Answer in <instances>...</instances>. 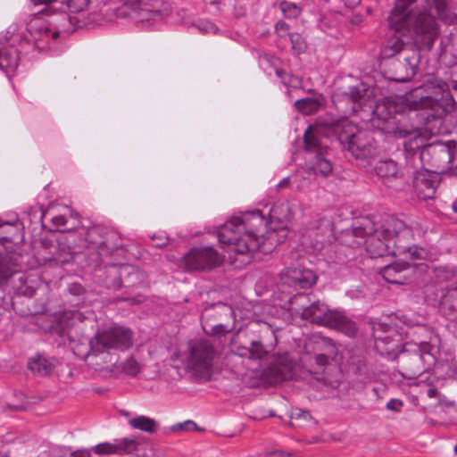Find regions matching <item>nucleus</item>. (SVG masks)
<instances>
[{
    "label": "nucleus",
    "mask_w": 457,
    "mask_h": 457,
    "mask_svg": "<svg viewBox=\"0 0 457 457\" xmlns=\"http://www.w3.org/2000/svg\"><path fill=\"white\" fill-rule=\"evenodd\" d=\"M352 235L363 239L357 244H365L366 251L371 258L391 253L403 256L402 261H405L410 268L409 262L425 260L428 256V252L424 248L402 244L411 241L413 232L403 220L394 217L386 218L380 222L368 217L363 218L353 226Z\"/></svg>",
    "instance_id": "f03ea898"
},
{
    "label": "nucleus",
    "mask_w": 457,
    "mask_h": 457,
    "mask_svg": "<svg viewBox=\"0 0 457 457\" xmlns=\"http://www.w3.org/2000/svg\"><path fill=\"white\" fill-rule=\"evenodd\" d=\"M69 338L71 342V347L74 354L87 362L88 365L102 368V361L100 360V352L96 351L95 347V336L90 339L81 336L78 339L70 333Z\"/></svg>",
    "instance_id": "aec40b11"
},
{
    "label": "nucleus",
    "mask_w": 457,
    "mask_h": 457,
    "mask_svg": "<svg viewBox=\"0 0 457 457\" xmlns=\"http://www.w3.org/2000/svg\"><path fill=\"white\" fill-rule=\"evenodd\" d=\"M23 237L21 233V225L19 221L2 222L0 221V243L15 242L21 240Z\"/></svg>",
    "instance_id": "c756f323"
},
{
    "label": "nucleus",
    "mask_w": 457,
    "mask_h": 457,
    "mask_svg": "<svg viewBox=\"0 0 457 457\" xmlns=\"http://www.w3.org/2000/svg\"><path fill=\"white\" fill-rule=\"evenodd\" d=\"M420 55L418 49H406L403 57H398L392 63V79L397 82L410 80L417 71Z\"/></svg>",
    "instance_id": "a211bd4d"
},
{
    "label": "nucleus",
    "mask_w": 457,
    "mask_h": 457,
    "mask_svg": "<svg viewBox=\"0 0 457 457\" xmlns=\"http://www.w3.org/2000/svg\"><path fill=\"white\" fill-rule=\"evenodd\" d=\"M268 225L260 211L249 212L240 217H233L217 231L219 242L240 255L261 249L267 253L273 246L283 243L287 237V226L269 224L266 235L260 232Z\"/></svg>",
    "instance_id": "20e7f679"
},
{
    "label": "nucleus",
    "mask_w": 457,
    "mask_h": 457,
    "mask_svg": "<svg viewBox=\"0 0 457 457\" xmlns=\"http://www.w3.org/2000/svg\"><path fill=\"white\" fill-rule=\"evenodd\" d=\"M374 337L376 347L381 352L385 351L388 354H394L398 350V339H391L388 336H378L376 329L374 330Z\"/></svg>",
    "instance_id": "473e14b6"
},
{
    "label": "nucleus",
    "mask_w": 457,
    "mask_h": 457,
    "mask_svg": "<svg viewBox=\"0 0 457 457\" xmlns=\"http://www.w3.org/2000/svg\"><path fill=\"white\" fill-rule=\"evenodd\" d=\"M91 0H65L71 12L81 13L87 10Z\"/></svg>",
    "instance_id": "ea45409f"
},
{
    "label": "nucleus",
    "mask_w": 457,
    "mask_h": 457,
    "mask_svg": "<svg viewBox=\"0 0 457 457\" xmlns=\"http://www.w3.org/2000/svg\"><path fill=\"white\" fill-rule=\"evenodd\" d=\"M306 299V296L303 295H295L292 300V304L295 303H303L304 300Z\"/></svg>",
    "instance_id": "864d4df0"
},
{
    "label": "nucleus",
    "mask_w": 457,
    "mask_h": 457,
    "mask_svg": "<svg viewBox=\"0 0 457 457\" xmlns=\"http://www.w3.org/2000/svg\"><path fill=\"white\" fill-rule=\"evenodd\" d=\"M18 276L20 282L24 281V274L21 272L17 258L13 254L0 253V285L8 283L11 278Z\"/></svg>",
    "instance_id": "5701e85b"
},
{
    "label": "nucleus",
    "mask_w": 457,
    "mask_h": 457,
    "mask_svg": "<svg viewBox=\"0 0 457 457\" xmlns=\"http://www.w3.org/2000/svg\"><path fill=\"white\" fill-rule=\"evenodd\" d=\"M305 349L306 353L301 357V361L312 373L322 370L338 354L335 342L320 335L313 336L306 344Z\"/></svg>",
    "instance_id": "9d476101"
},
{
    "label": "nucleus",
    "mask_w": 457,
    "mask_h": 457,
    "mask_svg": "<svg viewBox=\"0 0 457 457\" xmlns=\"http://www.w3.org/2000/svg\"><path fill=\"white\" fill-rule=\"evenodd\" d=\"M196 28L203 33H215L218 28L212 22L207 21H200Z\"/></svg>",
    "instance_id": "37998d69"
},
{
    "label": "nucleus",
    "mask_w": 457,
    "mask_h": 457,
    "mask_svg": "<svg viewBox=\"0 0 457 457\" xmlns=\"http://www.w3.org/2000/svg\"><path fill=\"white\" fill-rule=\"evenodd\" d=\"M284 361H279L277 364L270 366L266 371V378L270 384H277L293 378V363L284 359Z\"/></svg>",
    "instance_id": "393cba45"
},
{
    "label": "nucleus",
    "mask_w": 457,
    "mask_h": 457,
    "mask_svg": "<svg viewBox=\"0 0 457 457\" xmlns=\"http://www.w3.org/2000/svg\"><path fill=\"white\" fill-rule=\"evenodd\" d=\"M295 312L300 314L303 320L339 330L349 337H353L357 331L355 322L348 318L344 312L330 310L320 301L314 302L306 307L301 306L295 309Z\"/></svg>",
    "instance_id": "6e6552de"
},
{
    "label": "nucleus",
    "mask_w": 457,
    "mask_h": 457,
    "mask_svg": "<svg viewBox=\"0 0 457 457\" xmlns=\"http://www.w3.org/2000/svg\"><path fill=\"white\" fill-rule=\"evenodd\" d=\"M452 208L455 212H457V201L453 203Z\"/></svg>",
    "instance_id": "680f3d73"
},
{
    "label": "nucleus",
    "mask_w": 457,
    "mask_h": 457,
    "mask_svg": "<svg viewBox=\"0 0 457 457\" xmlns=\"http://www.w3.org/2000/svg\"><path fill=\"white\" fill-rule=\"evenodd\" d=\"M141 442L136 437H121L112 442H104L92 447V451L98 455H139Z\"/></svg>",
    "instance_id": "6ab92c4d"
},
{
    "label": "nucleus",
    "mask_w": 457,
    "mask_h": 457,
    "mask_svg": "<svg viewBox=\"0 0 457 457\" xmlns=\"http://www.w3.org/2000/svg\"><path fill=\"white\" fill-rule=\"evenodd\" d=\"M332 129L337 135L339 142L356 159H366L375 154L377 145L370 131L359 129L346 119L334 122Z\"/></svg>",
    "instance_id": "0eeeda50"
},
{
    "label": "nucleus",
    "mask_w": 457,
    "mask_h": 457,
    "mask_svg": "<svg viewBox=\"0 0 457 457\" xmlns=\"http://www.w3.org/2000/svg\"><path fill=\"white\" fill-rule=\"evenodd\" d=\"M170 12V6L164 0H138L117 8L116 16L129 17L139 23L150 20H160Z\"/></svg>",
    "instance_id": "9b49d317"
},
{
    "label": "nucleus",
    "mask_w": 457,
    "mask_h": 457,
    "mask_svg": "<svg viewBox=\"0 0 457 457\" xmlns=\"http://www.w3.org/2000/svg\"><path fill=\"white\" fill-rule=\"evenodd\" d=\"M455 151L448 144L434 143L422 147L421 162L430 165L434 173H443L453 167Z\"/></svg>",
    "instance_id": "2eb2a0df"
},
{
    "label": "nucleus",
    "mask_w": 457,
    "mask_h": 457,
    "mask_svg": "<svg viewBox=\"0 0 457 457\" xmlns=\"http://www.w3.org/2000/svg\"><path fill=\"white\" fill-rule=\"evenodd\" d=\"M436 174L428 169L417 170L414 173L413 187L420 198L426 200L433 197L437 185Z\"/></svg>",
    "instance_id": "4be33fe9"
},
{
    "label": "nucleus",
    "mask_w": 457,
    "mask_h": 457,
    "mask_svg": "<svg viewBox=\"0 0 457 457\" xmlns=\"http://www.w3.org/2000/svg\"><path fill=\"white\" fill-rule=\"evenodd\" d=\"M64 318L71 319V325H74L75 321L82 322L84 316L78 311H69L64 312Z\"/></svg>",
    "instance_id": "c03bdc74"
},
{
    "label": "nucleus",
    "mask_w": 457,
    "mask_h": 457,
    "mask_svg": "<svg viewBox=\"0 0 457 457\" xmlns=\"http://www.w3.org/2000/svg\"><path fill=\"white\" fill-rule=\"evenodd\" d=\"M174 428L184 429L187 431L196 430L197 425L192 420H187L174 427Z\"/></svg>",
    "instance_id": "49530a36"
},
{
    "label": "nucleus",
    "mask_w": 457,
    "mask_h": 457,
    "mask_svg": "<svg viewBox=\"0 0 457 457\" xmlns=\"http://www.w3.org/2000/svg\"><path fill=\"white\" fill-rule=\"evenodd\" d=\"M440 303L443 308L457 312V286L448 288L441 297Z\"/></svg>",
    "instance_id": "f704fd0d"
},
{
    "label": "nucleus",
    "mask_w": 457,
    "mask_h": 457,
    "mask_svg": "<svg viewBox=\"0 0 457 457\" xmlns=\"http://www.w3.org/2000/svg\"><path fill=\"white\" fill-rule=\"evenodd\" d=\"M289 185V178H285L277 186L278 189L285 188Z\"/></svg>",
    "instance_id": "5fc2aeb1"
},
{
    "label": "nucleus",
    "mask_w": 457,
    "mask_h": 457,
    "mask_svg": "<svg viewBox=\"0 0 457 457\" xmlns=\"http://www.w3.org/2000/svg\"><path fill=\"white\" fill-rule=\"evenodd\" d=\"M345 2L348 7L353 8L361 3V0H345Z\"/></svg>",
    "instance_id": "6e6d98bb"
},
{
    "label": "nucleus",
    "mask_w": 457,
    "mask_h": 457,
    "mask_svg": "<svg viewBox=\"0 0 457 457\" xmlns=\"http://www.w3.org/2000/svg\"><path fill=\"white\" fill-rule=\"evenodd\" d=\"M28 367L35 375L45 377L54 370L55 363L54 360L38 354L29 359Z\"/></svg>",
    "instance_id": "c85d7f7f"
},
{
    "label": "nucleus",
    "mask_w": 457,
    "mask_h": 457,
    "mask_svg": "<svg viewBox=\"0 0 457 457\" xmlns=\"http://www.w3.org/2000/svg\"><path fill=\"white\" fill-rule=\"evenodd\" d=\"M289 38L292 44V48L298 54L303 53L306 48V43L303 37L297 33H292L289 35Z\"/></svg>",
    "instance_id": "a19ab883"
},
{
    "label": "nucleus",
    "mask_w": 457,
    "mask_h": 457,
    "mask_svg": "<svg viewBox=\"0 0 457 457\" xmlns=\"http://www.w3.org/2000/svg\"><path fill=\"white\" fill-rule=\"evenodd\" d=\"M9 282L11 283V287L13 291L19 295L31 296L34 293V289L30 286L27 285V278L25 275L23 282L19 281L18 276L11 278Z\"/></svg>",
    "instance_id": "e433bc0d"
},
{
    "label": "nucleus",
    "mask_w": 457,
    "mask_h": 457,
    "mask_svg": "<svg viewBox=\"0 0 457 457\" xmlns=\"http://www.w3.org/2000/svg\"><path fill=\"white\" fill-rule=\"evenodd\" d=\"M320 226L325 228L326 233L331 234V224L328 220L322 219L320 221Z\"/></svg>",
    "instance_id": "8fccbe9b"
},
{
    "label": "nucleus",
    "mask_w": 457,
    "mask_h": 457,
    "mask_svg": "<svg viewBox=\"0 0 457 457\" xmlns=\"http://www.w3.org/2000/svg\"><path fill=\"white\" fill-rule=\"evenodd\" d=\"M71 255L70 253H67V256L64 258V259H58V261L62 263H65V262H69L70 260L71 259Z\"/></svg>",
    "instance_id": "052dcab7"
},
{
    "label": "nucleus",
    "mask_w": 457,
    "mask_h": 457,
    "mask_svg": "<svg viewBox=\"0 0 457 457\" xmlns=\"http://www.w3.org/2000/svg\"><path fill=\"white\" fill-rule=\"evenodd\" d=\"M275 28H276V30H278H278H284V31L288 30V25L284 21L277 22Z\"/></svg>",
    "instance_id": "603ef678"
},
{
    "label": "nucleus",
    "mask_w": 457,
    "mask_h": 457,
    "mask_svg": "<svg viewBox=\"0 0 457 457\" xmlns=\"http://www.w3.org/2000/svg\"><path fill=\"white\" fill-rule=\"evenodd\" d=\"M292 216L293 213L287 202L276 203L270 211V224L277 222L279 226H287Z\"/></svg>",
    "instance_id": "cd10ccee"
},
{
    "label": "nucleus",
    "mask_w": 457,
    "mask_h": 457,
    "mask_svg": "<svg viewBox=\"0 0 457 457\" xmlns=\"http://www.w3.org/2000/svg\"><path fill=\"white\" fill-rule=\"evenodd\" d=\"M398 319L401 323L409 327L405 334L411 337L403 345L398 364L404 378H416L435 364L436 346L433 345V341L436 338L428 327L420 325L412 318L402 315Z\"/></svg>",
    "instance_id": "39448f33"
},
{
    "label": "nucleus",
    "mask_w": 457,
    "mask_h": 457,
    "mask_svg": "<svg viewBox=\"0 0 457 457\" xmlns=\"http://www.w3.org/2000/svg\"><path fill=\"white\" fill-rule=\"evenodd\" d=\"M167 239L166 238H160V241L154 245L156 247H162L166 245Z\"/></svg>",
    "instance_id": "13d9d810"
},
{
    "label": "nucleus",
    "mask_w": 457,
    "mask_h": 457,
    "mask_svg": "<svg viewBox=\"0 0 457 457\" xmlns=\"http://www.w3.org/2000/svg\"><path fill=\"white\" fill-rule=\"evenodd\" d=\"M403 406V402L398 399H391L386 403V409L394 411H400Z\"/></svg>",
    "instance_id": "a18cd8bd"
},
{
    "label": "nucleus",
    "mask_w": 457,
    "mask_h": 457,
    "mask_svg": "<svg viewBox=\"0 0 457 457\" xmlns=\"http://www.w3.org/2000/svg\"><path fill=\"white\" fill-rule=\"evenodd\" d=\"M222 256L212 247H194L179 261V267L187 271L207 270L219 266Z\"/></svg>",
    "instance_id": "dca6fc26"
},
{
    "label": "nucleus",
    "mask_w": 457,
    "mask_h": 457,
    "mask_svg": "<svg viewBox=\"0 0 457 457\" xmlns=\"http://www.w3.org/2000/svg\"><path fill=\"white\" fill-rule=\"evenodd\" d=\"M133 332L130 328L112 325L100 328L95 334V347L100 352L102 364H110L116 360L112 350L124 352L129 350L134 344Z\"/></svg>",
    "instance_id": "1a4fd4ad"
},
{
    "label": "nucleus",
    "mask_w": 457,
    "mask_h": 457,
    "mask_svg": "<svg viewBox=\"0 0 457 457\" xmlns=\"http://www.w3.org/2000/svg\"><path fill=\"white\" fill-rule=\"evenodd\" d=\"M52 221L54 226L61 227L66 224V218L63 215H56L52 218Z\"/></svg>",
    "instance_id": "09e8293b"
},
{
    "label": "nucleus",
    "mask_w": 457,
    "mask_h": 457,
    "mask_svg": "<svg viewBox=\"0 0 457 457\" xmlns=\"http://www.w3.org/2000/svg\"><path fill=\"white\" fill-rule=\"evenodd\" d=\"M438 392L436 389L435 388H428V391H427V395L429 397V398H434L437 395Z\"/></svg>",
    "instance_id": "4d7b16f0"
},
{
    "label": "nucleus",
    "mask_w": 457,
    "mask_h": 457,
    "mask_svg": "<svg viewBox=\"0 0 457 457\" xmlns=\"http://www.w3.org/2000/svg\"><path fill=\"white\" fill-rule=\"evenodd\" d=\"M104 228L101 226H94L87 230L86 240L95 245H103Z\"/></svg>",
    "instance_id": "58836bf2"
},
{
    "label": "nucleus",
    "mask_w": 457,
    "mask_h": 457,
    "mask_svg": "<svg viewBox=\"0 0 457 457\" xmlns=\"http://www.w3.org/2000/svg\"><path fill=\"white\" fill-rule=\"evenodd\" d=\"M213 314L205 312L202 317L203 329L206 334L220 337L234 329L235 314L232 307L225 303L215 304Z\"/></svg>",
    "instance_id": "4468645a"
},
{
    "label": "nucleus",
    "mask_w": 457,
    "mask_h": 457,
    "mask_svg": "<svg viewBox=\"0 0 457 457\" xmlns=\"http://www.w3.org/2000/svg\"><path fill=\"white\" fill-rule=\"evenodd\" d=\"M454 450H455V452H456V453H457V443H456V445H455V447H454Z\"/></svg>",
    "instance_id": "0e129e2a"
},
{
    "label": "nucleus",
    "mask_w": 457,
    "mask_h": 457,
    "mask_svg": "<svg viewBox=\"0 0 457 457\" xmlns=\"http://www.w3.org/2000/svg\"><path fill=\"white\" fill-rule=\"evenodd\" d=\"M69 291L72 295H79L82 292V287L79 284H72L69 287Z\"/></svg>",
    "instance_id": "3c124183"
},
{
    "label": "nucleus",
    "mask_w": 457,
    "mask_h": 457,
    "mask_svg": "<svg viewBox=\"0 0 457 457\" xmlns=\"http://www.w3.org/2000/svg\"><path fill=\"white\" fill-rule=\"evenodd\" d=\"M304 147L307 152L315 154L314 159L307 164L309 173L323 177L332 172V163L328 158V147L320 138L317 129L309 127L303 137Z\"/></svg>",
    "instance_id": "f8f14e48"
},
{
    "label": "nucleus",
    "mask_w": 457,
    "mask_h": 457,
    "mask_svg": "<svg viewBox=\"0 0 457 457\" xmlns=\"http://www.w3.org/2000/svg\"><path fill=\"white\" fill-rule=\"evenodd\" d=\"M291 417L295 418V419H298V420L299 419L308 420L311 418V415L306 411H303L301 409H295L292 411Z\"/></svg>",
    "instance_id": "de8ad7c7"
},
{
    "label": "nucleus",
    "mask_w": 457,
    "mask_h": 457,
    "mask_svg": "<svg viewBox=\"0 0 457 457\" xmlns=\"http://www.w3.org/2000/svg\"><path fill=\"white\" fill-rule=\"evenodd\" d=\"M429 5H432L437 12L438 17L442 20L446 19V2L445 0H427Z\"/></svg>",
    "instance_id": "79ce46f5"
},
{
    "label": "nucleus",
    "mask_w": 457,
    "mask_h": 457,
    "mask_svg": "<svg viewBox=\"0 0 457 457\" xmlns=\"http://www.w3.org/2000/svg\"><path fill=\"white\" fill-rule=\"evenodd\" d=\"M367 92V85L357 82L346 89H338L333 96V101L345 114L354 113L365 103Z\"/></svg>",
    "instance_id": "f3484780"
},
{
    "label": "nucleus",
    "mask_w": 457,
    "mask_h": 457,
    "mask_svg": "<svg viewBox=\"0 0 457 457\" xmlns=\"http://www.w3.org/2000/svg\"><path fill=\"white\" fill-rule=\"evenodd\" d=\"M409 264L405 261H397L380 269L382 278L392 284H403L407 279Z\"/></svg>",
    "instance_id": "b1692460"
},
{
    "label": "nucleus",
    "mask_w": 457,
    "mask_h": 457,
    "mask_svg": "<svg viewBox=\"0 0 457 457\" xmlns=\"http://www.w3.org/2000/svg\"><path fill=\"white\" fill-rule=\"evenodd\" d=\"M417 109H431L436 115L445 112L442 102L432 96H424L421 88H417L405 96L386 97L375 105L371 121L379 129L395 137H411L404 143L408 152H414L423 146L419 125L415 122L416 115L412 111Z\"/></svg>",
    "instance_id": "f257e3e1"
},
{
    "label": "nucleus",
    "mask_w": 457,
    "mask_h": 457,
    "mask_svg": "<svg viewBox=\"0 0 457 457\" xmlns=\"http://www.w3.org/2000/svg\"><path fill=\"white\" fill-rule=\"evenodd\" d=\"M271 457H292L290 454L282 453H274L271 454Z\"/></svg>",
    "instance_id": "bf43d9fd"
},
{
    "label": "nucleus",
    "mask_w": 457,
    "mask_h": 457,
    "mask_svg": "<svg viewBox=\"0 0 457 457\" xmlns=\"http://www.w3.org/2000/svg\"><path fill=\"white\" fill-rule=\"evenodd\" d=\"M129 425L134 429L150 434L155 433L159 428V424L155 420L145 415L130 418Z\"/></svg>",
    "instance_id": "2f4dec72"
},
{
    "label": "nucleus",
    "mask_w": 457,
    "mask_h": 457,
    "mask_svg": "<svg viewBox=\"0 0 457 457\" xmlns=\"http://www.w3.org/2000/svg\"><path fill=\"white\" fill-rule=\"evenodd\" d=\"M295 108L304 115H311L320 108V102L314 98H303L295 102Z\"/></svg>",
    "instance_id": "72a5a7b5"
},
{
    "label": "nucleus",
    "mask_w": 457,
    "mask_h": 457,
    "mask_svg": "<svg viewBox=\"0 0 457 457\" xmlns=\"http://www.w3.org/2000/svg\"><path fill=\"white\" fill-rule=\"evenodd\" d=\"M215 358L213 346L206 340H200L189 345V351L185 357L187 368L195 375L209 378Z\"/></svg>",
    "instance_id": "ddd939ff"
},
{
    "label": "nucleus",
    "mask_w": 457,
    "mask_h": 457,
    "mask_svg": "<svg viewBox=\"0 0 457 457\" xmlns=\"http://www.w3.org/2000/svg\"><path fill=\"white\" fill-rule=\"evenodd\" d=\"M406 49H417L413 45L404 43L401 38L393 37L389 38L380 52V55L384 59H390L398 55L403 57Z\"/></svg>",
    "instance_id": "a878e982"
},
{
    "label": "nucleus",
    "mask_w": 457,
    "mask_h": 457,
    "mask_svg": "<svg viewBox=\"0 0 457 457\" xmlns=\"http://www.w3.org/2000/svg\"><path fill=\"white\" fill-rule=\"evenodd\" d=\"M120 413L125 416V417H129V413L126 411H121Z\"/></svg>",
    "instance_id": "e2e57ef3"
},
{
    "label": "nucleus",
    "mask_w": 457,
    "mask_h": 457,
    "mask_svg": "<svg viewBox=\"0 0 457 457\" xmlns=\"http://www.w3.org/2000/svg\"><path fill=\"white\" fill-rule=\"evenodd\" d=\"M375 171L388 187H392L390 183L393 179L399 178L397 163L393 160H383L378 162L375 166Z\"/></svg>",
    "instance_id": "bb28decb"
},
{
    "label": "nucleus",
    "mask_w": 457,
    "mask_h": 457,
    "mask_svg": "<svg viewBox=\"0 0 457 457\" xmlns=\"http://www.w3.org/2000/svg\"><path fill=\"white\" fill-rule=\"evenodd\" d=\"M278 7L283 15L287 19L297 18L303 11V8L292 2L282 0L278 3Z\"/></svg>",
    "instance_id": "c9c22d12"
},
{
    "label": "nucleus",
    "mask_w": 457,
    "mask_h": 457,
    "mask_svg": "<svg viewBox=\"0 0 457 457\" xmlns=\"http://www.w3.org/2000/svg\"><path fill=\"white\" fill-rule=\"evenodd\" d=\"M245 350L249 354V358L253 360H262L269 353V351L259 341H252L250 346Z\"/></svg>",
    "instance_id": "4c0bfd02"
},
{
    "label": "nucleus",
    "mask_w": 457,
    "mask_h": 457,
    "mask_svg": "<svg viewBox=\"0 0 457 457\" xmlns=\"http://www.w3.org/2000/svg\"><path fill=\"white\" fill-rule=\"evenodd\" d=\"M417 0H395L388 22L395 31L407 29L416 46L430 48L438 35L435 18L426 10L418 9Z\"/></svg>",
    "instance_id": "423d86ee"
},
{
    "label": "nucleus",
    "mask_w": 457,
    "mask_h": 457,
    "mask_svg": "<svg viewBox=\"0 0 457 457\" xmlns=\"http://www.w3.org/2000/svg\"><path fill=\"white\" fill-rule=\"evenodd\" d=\"M287 276L292 280V283L298 285L301 288H309L312 287L317 280L316 275L310 270H288Z\"/></svg>",
    "instance_id": "7c9ffc66"
},
{
    "label": "nucleus",
    "mask_w": 457,
    "mask_h": 457,
    "mask_svg": "<svg viewBox=\"0 0 457 457\" xmlns=\"http://www.w3.org/2000/svg\"><path fill=\"white\" fill-rule=\"evenodd\" d=\"M113 363L108 367L107 370L112 376H118L121 373L129 377L137 376L145 368V362L138 349H136L124 361L117 362V359L113 360Z\"/></svg>",
    "instance_id": "412c9836"
},
{
    "label": "nucleus",
    "mask_w": 457,
    "mask_h": 457,
    "mask_svg": "<svg viewBox=\"0 0 457 457\" xmlns=\"http://www.w3.org/2000/svg\"><path fill=\"white\" fill-rule=\"evenodd\" d=\"M99 23L96 18L80 20L77 16H71L65 12H56L49 14L46 20L36 19L27 29L18 24H12L1 38V43L8 44L11 48L0 50V69L14 70L18 66V53L13 48L15 45L22 42L33 41L38 49H44L52 39L57 38L62 33H69L75 28Z\"/></svg>",
    "instance_id": "7ed1b4c3"
}]
</instances>
